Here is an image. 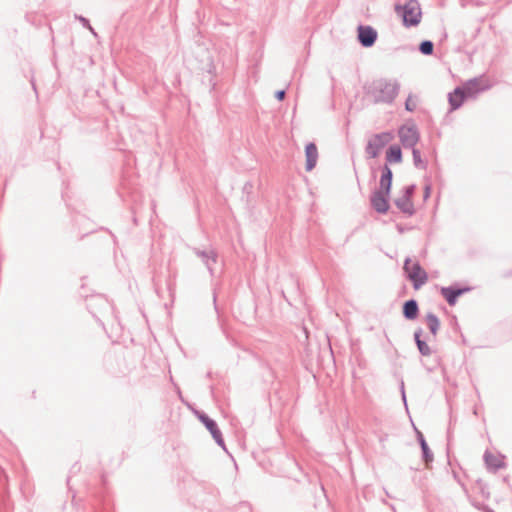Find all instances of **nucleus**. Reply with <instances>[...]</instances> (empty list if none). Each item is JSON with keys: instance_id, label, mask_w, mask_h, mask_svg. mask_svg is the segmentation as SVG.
Returning <instances> with one entry per match:
<instances>
[{"instance_id": "4", "label": "nucleus", "mask_w": 512, "mask_h": 512, "mask_svg": "<svg viewBox=\"0 0 512 512\" xmlns=\"http://www.w3.org/2000/svg\"><path fill=\"white\" fill-rule=\"evenodd\" d=\"M86 306L92 316L101 325H103L102 318H108L114 313L112 303L102 294H95L87 297Z\"/></svg>"}, {"instance_id": "41", "label": "nucleus", "mask_w": 512, "mask_h": 512, "mask_svg": "<svg viewBox=\"0 0 512 512\" xmlns=\"http://www.w3.org/2000/svg\"><path fill=\"white\" fill-rule=\"evenodd\" d=\"M95 37H97V33L95 32L94 28L92 27V30H89Z\"/></svg>"}, {"instance_id": "30", "label": "nucleus", "mask_w": 512, "mask_h": 512, "mask_svg": "<svg viewBox=\"0 0 512 512\" xmlns=\"http://www.w3.org/2000/svg\"><path fill=\"white\" fill-rule=\"evenodd\" d=\"M431 190H432L431 184H426L424 186V191H423V200L424 201H426L430 197Z\"/></svg>"}, {"instance_id": "23", "label": "nucleus", "mask_w": 512, "mask_h": 512, "mask_svg": "<svg viewBox=\"0 0 512 512\" xmlns=\"http://www.w3.org/2000/svg\"><path fill=\"white\" fill-rule=\"evenodd\" d=\"M413 164L416 168L425 170L427 168V161L421 157V152L417 148H412Z\"/></svg>"}, {"instance_id": "39", "label": "nucleus", "mask_w": 512, "mask_h": 512, "mask_svg": "<svg viewBox=\"0 0 512 512\" xmlns=\"http://www.w3.org/2000/svg\"><path fill=\"white\" fill-rule=\"evenodd\" d=\"M30 82H31V85H32L33 90H34L35 92H37L36 84H35L34 79H31V80H30Z\"/></svg>"}, {"instance_id": "18", "label": "nucleus", "mask_w": 512, "mask_h": 512, "mask_svg": "<svg viewBox=\"0 0 512 512\" xmlns=\"http://www.w3.org/2000/svg\"><path fill=\"white\" fill-rule=\"evenodd\" d=\"M483 458L487 469L491 472H496L506 466L503 460L499 459L488 450L485 451Z\"/></svg>"}, {"instance_id": "25", "label": "nucleus", "mask_w": 512, "mask_h": 512, "mask_svg": "<svg viewBox=\"0 0 512 512\" xmlns=\"http://www.w3.org/2000/svg\"><path fill=\"white\" fill-rule=\"evenodd\" d=\"M253 187H254L253 183L250 181H247L242 188V193H243L242 200L245 201L246 204H250V202H251L250 196L253 193Z\"/></svg>"}, {"instance_id": "6", "label": "nucleus", "mask_w": 512, "mask_h": 512, "mask_svg": "<svg viewBox=\"0 0 512 512\" xmlns=\"http://www.w3.org/2000/svg\"><path fill=\"white\" fill-rule=\"evenodd\" d=\"M394 138L390 131H384L374 134L367 142L365 152L369 158H377L381 150L389 144Z\"/></svg>"}, {"instance_id": "24", "label": "nucleus", "mask_w": 512, "mask_h": 512, "mask_svg": "<svg viewBox=\"0 0 512 512\" xmlns=\"http://www.w3.org/2000/svg\"><path fill=\"white\" fill-rule=\"evenodd\" d=\"M418 50L421 54L430 56L434 52V43L430 40H423L420 42Z\"/></svg>"}, {"instance_id": "27", "label": "nucleus", "mask_w": 512, "mask_h": 512, "mask_svg": "<svg viewBox=\"0 0 512 512\" xmlns=\"http://www.w3.org/2000/svg\"><path fill=\"white\" fill-rule=\"evenodd\" d=\"M75 17L82 24V26L84 28H87L88 30H92V26L90 24L89 19H87L86 17H84L82 15H76Z\"/></svg>"}, {"instance_id": "5", "label": "nucleus", "mask_w": 512, "mask_h": 512, "mask_svg": "<svg viewBox=\"0 0 512 512\" xmlns=\"http://www.w3.org/2000/svg\"><path fill=\"white\" fill-rule=\"evenodd\" d=\"M403 271L415 290H419L428 281V274L425 269L418 261L412 263L410 257L405 258Z\"/></svg>"}, {"instance_id": "37", "label": "nucleus", "mask_w": 512, "mask_h": 512, "mask_svg": "<svg viewBox=\"0 0 512 512\" xmlns=\"http://www.w3.org/2000/svg\"><path fill=\"white\" fill-rule=\"evenodd\" d=\"M107 231L109 232V234L111 235L112 239H113V243L114 245H117L118 241H117V237L115 236V234H113L110 230L107 229Z\"/></svg>"}, {"instance_id": "13", "label": "nucleus", "mask_w": 512, "mask_h": 512, "mask_svg": "<svg viewBox=\"0 0 512 512\" xmlns=\"http://www.w3.org/2000/svg\"><path fill=\"white\" fill-rule=\"evenodd\" d=\"M468 100L463 93V88L455 87L451 92L448 93V103L450 106L449 111L458 110L464 102Z\"/></svg>"}, {"instance_id": "28", "label": "nucleus", "mask_w": 512, "mask_h": 512, "mask_svg": "<svg viewBox=\"0 0 512 512\" xmlns=\"http://www.w3.org/2000/svg\"><path fill=\"white\" fill-rule=\"evenodd\" d=\"M412 96L409 97L405 101V110L408 112H413L416 109V104L411 101Z\"/></svg>"}, {"instance_id": "40", "label": "nucleus", "mask_w": 512, "mask_h": 512, "mask_svg": "<svg viewBox=\"0 0 512 512\" xmlns=\"http://www.w3.org/2000/svg\"><path fill=\"white\" fill-rule=\"evenodd\" d=\"M70 479H71V477H70V476H68V478H67V485H68V487H69V491H71V487H70V485H69V484H70Z\"/></svg>"}, {"instance_id": "16", "label": "nucleus", "mask_w": 512, "mask_h": 512, "mask_svg": "<svg viewBox=\"0 0 512 512\" xmlns=\"http://www.w3.org/2000/svg\"><path fill=\"white\" fill-rule=\"evenodd\" d=\"M385 164L384 165H390V164H399L403 161V153L400 145L393 144L388 147L385 154Z\"/></svg>"}, {"instance_id": "3", "label": "nucleus", "mask_w": 512, "mask_h": 512, "mask_svg": "<svg viewBox=\"0 0 512 512\" xmlns=\"http://www.w3.org/2000/svg\"><path fill=\"white\" fill-rule=\"evenodd\" d=\"M394 10L406 28L416 27L421 22L422 11L417 0H407L405 4H396Z\"/></svg>"}, {"instance_id": "26", "label": "nucleus", "mask_w": 512, "mask_h": 512, "mask_svg": "<svg viewBox=\"0 0 512 512\" xmlns=\"http://www.w3.org/2000/svg\"><path fill=\"white\" fill-rule=\"evenodd\" d=\"M415 191H416L415 184L407 185L402 190V192H403L402 197L412 200V198L415 194Z\"/></svg>"}, {"instance_id": "8", "label": "nucleus", "mask_w": 512, "mask_h": 512, "mask_svg": "<svg viewBox=\"0 0 512 512\" xmlns=\"http://www.w3.org/2000/svg\"><path fill=\"white\" fill-rule=\"evenodd\" d=\"M398 135L404 148L412 149L420 140V133L414 123L411 125H402L398 130Z\"/></svg>"}, {"instance_id": "9", "label": "nucleus", "mask_w": 512, "mask_h": 512, "mask_svg": "<svg viewBox=\"0 0 512 512\" xmlns=\"http://www.w3.org/2000/svg\"><path fill=\"white\" fill-rule=\"evenodd\" d=\"M472 290L471 286H461L459 283H453L447 287H441L440 294L446 300L449 306H455L459 297Z\"/></svg>"}, {"instance_id": "2", "label": "nucleus", "mask_w": 512, "mask_h": 512, "mask_svg": "<svg viewBox=\"0 0 512 512\" xmlns=\"http://www.w3.org/2000/svg\"><path fill=\"white\" fill-rule=\"evenodd\" d=\"M400 91V83L396 79L380 78L373 81L370 93L374 103L392 104Z\"/></svg>"}, {"instance_id": "20", "label": "nucleus", "mask_w": 512, "mask_h": 512, "mask_svg": "<svg viewBox=\"0 0 512 512\" xmlns=\"http://www.w3.org/2000/svg\"><path fill=\"white\" fill-rule=\"evenodd\" d=\"M425 321L428 326L429 332L433 337H436L439 329H440V319L439 317L433 313L428 312L425 316Z\"/></svg>"}, {"instance_id": "32", "label": "nucleus", "mask_w": 512, "mask_h": 512, "mask_svg": "<svg viewBox=\"0 0 512 512\" xmlns=\"http://www.w3.org/2000/svg\"><path fill=\"white\" fill-rule=\"evenodd\" d=\"M396 229L397 231L400 233V234H403L405 233L406 231H409L412 229L411 226H405V225H402V224H396Z\"/></svg>"}, {"instance_id": "11", "label": "nucleus", "mask_w": 512, "mask_h": 512, "mask_svg": "<svg viewBox=\"0 0 512 512\" xmlns=\"http://www.w3.org/2000/svg\"><path fill=\"white\" fill-rule=\"evenodd\" d=\"M457 87L463 88V93L467 99H475L481 92L489 89V85L483 86L477 77L471 78Z\"/></svg>"}, {"instance_id": "29", "label": "nucleus", "mask_w": 512, "mask_h": 512, "mask_svg": "<svg viewBox=\"0 0 512 512\" xmlns=\"http://www.w3.org/2000/svg\"><path fill=\"white\" fill-rule=\"evenodd\" d=\"M400 392H401V399L405 405V408L407 409L408 408V405H407V399H406V393H405V386H404V381L401 380L400 382Z\"/></svg>"}, {"instance_id": "17", "label": "nucleus", "mask_w": 512, "mask_h": 512, "mask_svg": "<svg viewBox=\"0 0 512 512\" xmlns=\"http://www.w3.org/2000/svg\"><path fill=\"white\" fill-rule=\"evenodd\" d=\"M416 439L421 448L422 459L425 462L426 466L428 467V465L433 462V459H434L433 453H432L431 449L429 448L428 443H427L423 433L417 429H416Z\"/></svg>"}, {"instance_id": "33", "label": "nucleus", "mask_w": 512, "mask_h": 512, "mask_svg": "<svg viewBox=\"0 0 512 512\" xmlns=\"http://www.w3.org/2000/svg\"><path fill=\"white\" fill-rule=\"evenodd\" d=\"M204 264L206 265V267H207V269H208V271H209L210 275H211V276H214V267H213V265H214L215 263H213V262H212V259H209L208 261H205V263H204Z\"/></svg>"}, {"instance_id": "21", "label": "nucleus", "mask_w": 512, "mask_h": 512, "mask_svg": "<svg viewBox=\"0 0 512 512\" xmlns=\"http://www.w3.org/2000/svg\"><path fill=\"white\" fill-rule=\"evenodd\" d=\"M94 501L90 504L92 512H110V507L102 495L98 493L92 494Z\"/></svg>"}, {"instance_id": "42", "label": "nucleus", "mask_w": 512, "mask_h": 512, "mask_svg": "<svg viewBox=\"0 0 512 512\" xmlns=\"http://www.w3.org/2000/svg\"><path fill=\"white\" fill-rule=\"evenodd\" d=\"M133 222H134V224H135V225H137V224H138V222H137V218H136V217H134V218H133Z\"/></svg>"}, {"instance_id": "10", "label": "nucleus", "mask_w": 512, "mask_h": 512, "mask_svg": "<svg viewBox=\"0 0 512 512\" xmlns=\"http://www.w3.org/2000/svg\"><path fill=\"white\" fill-rule=\"evenodd\" d=\"M378 33L375 28L370 25L360 24L357 27V40L364 48L372 47L377 41Z\"/></svg>"}, {"instance_id": "35", "label": "nucleus", "mask_w": 512, "mask_h": 512, "mask_svg": "<svg viewBox=\"0 0 512 512\" xmlns=\"http://www.w3.org/2000/svg\"><path fill=\"white\" fill-rule=\"evenodd\" d=\"M387 439H388L387 433H381L378 435V440L382 444L383 447H384V443H385V441H387Z\"/></svg>"}, {"instance_id": "1", "label": "nucleus", "mask_w": 512, "mask_h": 512, "mask_svg": "<svg viewBox=\"0 0 512 512\" xmlns=\"http://www.w3.org/2000/svg\"><path fill=\"white\" fill-rule=\"evenodd\" d=\"M379 187L370 195L371 207L378 214H386L390 209V196L393 184V171L388 165H382Z\"/></svg>"}, {"instance_id": "22", "label": "nucleus", "mask_w": 512, "mask_h": 512, "mask_svg": "<svg viewBox=\"0 0 512 512\" xmlns=\"http://www.w3.org/2000/svg\"><path fill=\"white\" fill-rule=\"evenodd\" d=\"M193 251L199 258H201L203 263H205V261H208L209 259H212L213 263H217L218 254L214 249L201 250L199 248H194Z\"/></svg>"}, {"instance_id": "31", "label": "nucleus", "mask_w": 512, "mask_h": 512, "mask_svg": "<svg viewBox=\"0 0 512 512\" xmlns=\"http://www.w3.org/2000/svg\"><path fill=\"white\" fill-rule=\"evenodd\" d=\"M286 97V90L284 89H281V90H277L275 92V98L278 100V101H283Z\"/></svg>"}, {"instance_id": "19", "label": "nucleus", "mask_w": 512, "mask_h": 512, "mask_svg": "<svg viewBox=\"0 0 512 512\" xmlns=\"http://www.w3.org/2000/svg\"><path fill=\"white\" fill-rule=\"evenodd\" d=\"M395 206L405 215L413 216L416 212L413 201L404 197H399L394 200Z\"/></svg>"}, {"instance_id": "38", "label": "nucleus", "mask_w": 512, "mask_h": 512, "mask_svg": "<svg viewBox=\"0 0 512 512\" xmlns=\"http://www.w3.org/2000/svg\"><path fill=\"white\" fill-rule=\"evenodd\" d=\"M79 469H80V466H79L77 463H75V464L72 466L71 471H75V472H76V471H78Z\"/></svg>"}, {"instance_id": "15", "label": "nucleus", "mask_w": 512, "mask_h": 512, "mask_svg": "<svg viewBox=\"0 0 512 512\" xmlns=\"http://www.w3.org/2000/svg\"><path fill=\"white\" fill-rule=\"evenodd\" d=\"M423 329L418 327L413 334L414 342L417 347L419 354L423 357L430 356L432 354V349L427 344L425 339H422Z\"/></svg>"}, {"instance_id": "12", "label": "nucleus", "mask_w": 512, "mask_h": 512, "mask_svg": "<svg viewBox=\"0 0 512 512\" xmlns=\"http://www.w3.org/2000/svg\"><path fill=\"white\" fill-rule=\"evenodd\" d=\"M419 304L414 298L406 300L402 304V315L408 321H414L419 317Z\"/></svg>"}, {"instance_id": "7", "label": "nucleus", "mask_w": 512, "mask_h": 512, "mask_svg": "<svg viewBox=\"0 0 512 512\" xmlns=\"http://www.w3.org/2000/svg\"><path fill=\"white\" fill-rule=\"evenodd\" d=\"M196 416L199 419V421L205 426V428L210 432L216 444L220 446L224 451H227L222 432L219 429L217 422L211 417H209V415L206 414L204 411H196Z\"/></svg>"}, {"instance_id": "34", "label": "nucleus", "mask_w": 512, "mask_h": 512, "mask_svg": "<svg viewBox=\"0 0 512 512\" xmlns=\"http://www.w3.org/2000/svg\"><path fill=\"white\" fill-rule=\"evenodd\" d=\"M239 508L243 509L244 512H252L251 505L248 502H241Z\"/></svg>"}, {"instance_id": "14", "label": "nucleus", "mask_w": 512, "mask_h": 512, "mask_svg": "<svg viewBox=\"0 0 512 512\" xmlns=\"http://www.w3.org/2000/svg\"><path fill=\"white\" fill-rule=\"evenodd\" d=\"M305 157H306V163H305V170L307 172L312 171L318 160V149L314 142H309L305 146Z\"/></svg>"}, {"instance_id": "36", "label": "nucleus", "mask_w": 512, "mask_h": 512, "mask_svg": "<svg viewBox=\"0 0 512 512\" xmlns=\"http://www.w3.org/2000/svg\"><path fill=\"white\" fill-rule=\"evenodd\" d=\"M72 505H73V506L78 505V501H77V499H76V492H73V493H72Z\"/></svg>"}]
</instances>
